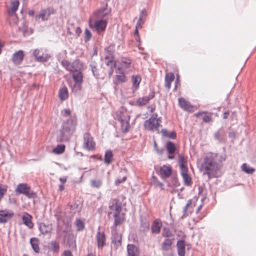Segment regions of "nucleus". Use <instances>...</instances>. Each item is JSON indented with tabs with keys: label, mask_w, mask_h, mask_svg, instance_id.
<instances>
[{
	"label": "nucleus",
	"mask_w": 256,
	"mask_h": 256,
	"mask_svg": "<svg viewBox=\"0 0 256 256\" xmlns=\"http://www.w3.org/2000/svg\"><path fill=\"white\" fill-rule=\"evenodd\" d=\"M76 124V118L74 116L64 121L57 135L56 140L58 142L68 141L74 132Z\"/></svg>",
	"instance_id": "nucleus-1"
},
{
	"label": "nucleus",
	"mask_w": 256,
	"mask_h": 256,
	"mask_svg": "<svg viewBox=\"0 0 256 256\" xmlns=\"http://www.w3.org/2000/svg\"><path fill=\"white\" fill-rule=\"evenodd\" d=\"M203 174L208 176V178L215 177V173L219 169V164L211 156H206L204 159Z\"/></svg>",
	"instance_id": "nucleus-2"
},
{
	"label": "nucleus",
	"mask_w": 256,
	"mask_h": 256,
	"mask_svg": "<svg viewBox=\"0 0 256 256\" xmlns=\"http://www.w3.org/2000/svg\"><path fill=\"white\" fill-rule=\"evenodd\" d=\"M15 192L20 194H23L28 198H35L36 197V194L34 191H30V187L26 183L19 184Z\"/></svg>",
	"instance_id": "nucleus-3"
},
{
	"label": "nucleus",
	"mask_w": 256,
	"mask_h": 256,
	"mask_svg": "<svg viewBox=\"0 0 256 256\" xmlns=\"http://www.w3.org/2000/svg\"><path fill=\"white\" fill-rule=\"evenodd\" d=\"M108 24V20L105 19H100L95 21L93 24L91 20H89V26L92 29H95L96 32L100 34L105 31Z\"/></svg>",
	"instance_id": "nucleus-4"
},
{
	"label": "nucleus",
	"mask_w": 256,
	"mask_h": 256,
	"mask_svg": "<svg viewBox=\"0 0 256 256\" xmlns=\"http://www.w3.org/2000/svg\"><path fill=\"white\" fill-rule=\"evenodd\" d=\"M63 233L65 234L63 236V240L66 242V247L70 248L71 250H76V238L72 234L67 232L66 230H63Z\"/></svg>",
	"instance_id": "nucleus-5"
},
{
	"label": "nucleus",
	"mask_w": 256,
	"mask_h": 256,
	"mask_svg": "<svg viewBox=\"0 0 256 256\" xmlns=\"http://www.w3.org/2000/svg\"><path fill=\"white\" fill-rule=\"evenodd\" d=\"M115 45L111 44L104 48V59L107 60L106 65L109 66L112 62H115L114 59Z\"/></svg>",
	"instance_id": "nucleus-6"
},
{
	"label": "nucleus",
	"mask_w": 256,
	"mask_h": 256,
	"mask_svg": "<svg viewBox=\"0 0 256 256\" xmlns=\"http://www.w3.org/2000/svg\"><path fill=\"white\" fill-rule=\"evenodd\" d=\"M84 148L88 150H92L95 148V142L89 132H85L84 134Z\"/></svg>",
	"instance_id": "nucleus-7"
},
{
	"label": "nucleus",
	"mask_w": 256,
	"mask_h": 256,
	"mask_svg": "<svg viewBox=\"0 0 256 256\" xmlns=\"http://www.w3.org/2000/svg\"><path fill=\"white\" fill-rule=\"evenodd\" d=\"M114 118V120L118 121L123 120H130V116L126 110L123 108H120L116 112Z\"/></svg>",
	"instance_id": "nucleus-8"
},
{
	"label": "nucleus",
	"mask_w": 256,
	"mask_h": 256,
	"mask_svg": "<svg viewBox=\"0 0 256 256\" xmlns=\"http://www.w3.org/2000/svg\"><path fill=\"white\" fill-rule=\"evenodd\" d=\"M84 63L78 58H76L71 62L70 68L69 70V72H76L79 71H83Z\"/></svg>",
	"instance_id": "nucleus-9"
},
{
	"label": "nucleus",
	"mask_w": 256,
	"mask_h": 256,
	"mask_svg": "<svg viewBox=\"0 0 256 256\" xmlns=\"http://www.w3.org/2000/svg\"><path fill=\"white\" fill-rule=\"evenodd\" d=\"M14 216V212L6 209L0 210V224H5L8 222V218H10Z\"/></svg>",
	"instance_id": "nucleus-10"
},
{
	"label": "nucleus",
	"mask_w": 256,
	"mask_h": 256,
	"mask_svg": "<svg viewBox=\"0 0 256 256\" xmlns=\"http://www.w3.org/2000/svg\"><path fill=\"white\" fill-rule=\"evenodd\" d=\"M97 246L99 249H102L106 245V236L104 232H98L96 236Z\"/></svg>",
	"instance_id": "nucleus-11"
},
{
	"label": "nucleus",
	"mask_w": 256,
	"mask_h": 256,
	"mask_svg": "<svg viewBox=\"0 0 256 256\" xmlns=\"http://www.w3.org/2000/svg\"><path fill=\"white\" fill-rule=\"evenodd\" d=\"M178 104L180 106L186 111L192 112L194 111V107L188 101L184 98H178Z\"/></svg>",
	"instance_id": "nucleus-12"
},
{
	"label": "nucleus",
	"mask_w": 256,
	"mask_h": 256,
	"mask_svg": "<svg viewBox=\"0 0 256 256\" xmlns=\"http://www.w3.org/2000/svg\"><path fill=\"white\" fill-rule=\"evenodd\" d=\"M160 175L162 179H165L169 176L172 174V168L170 166L164 165L160 168Z\"/></svg>",
	"instance_id": "nucleus-13"
},
{
	"label": "nucleus",
	"mask_w": 256,
	"mask_h": 256,
	"mask_svg": "<svg viewBox=\"0 0 256 256\" xmlns=\"http://www.w3.org/2000/svg\"><path fill=\"white\" fill-rule=\"evenodd\" d=\"M119 64L120 66L116 69H118V70H124V69L130 68L132 64V60L128 58L122 57L119 62Z\"/></svg>",
	"instance_id": "nucleus-14"
},
{
	"label": "nucleus",
	"mask_w": 256,
	"mask_h": 256,
	"mask_svg": "<svg viewBox=\"0 0 256 256\" xmlns=\"http://www.w3.org/2000/svg\"><path fill=\"white\" fill-rule=\"evenodd\" d=\"M24 58V52L22 50H18L14 52L12 57L13 62L16 64H21Z\"/></svg>",
	"instance_id": "nucleus-15"
},
{
	"label": "nucleus",
	"mask_w": 256,
	"mask_h": 256,
	"mask_svg": "<svg viewBox=\"0 0 256 256\" xmlns=\"http://www.w3.org/2000/svg\"><path fill=\"white\" fill-rule=\"evenodd\" d=\"M162 227V223L159 219H156L152 222L151 230L152 234H158L160 232Z\"/></svg>",
	"instance_id": "nucleus-16"
},
{
	"label": "nucleus",
	"mask_w": 256,
	"mask_h": 256,
	"mask_svg": "<svg viewBox=\"0 0 256 256\" xmlns=\"http://www.w3.org/2000/svg\"><path fill=\"white\" fill-rule=\"evenodd\" d=\"M176 246L178 256H185L186 244L184 240H178L177 242Z\"/></svg>",
	"instance_id": "nucleus-17"
},
{
	"label": "nucleus",
	"mask_w": 256,
	"mask_h": 256,
	"mask_svg": "<svg viewBox=\"0 0 256 256\" xmlns=\"http://www.w3.org/2000/svg\"><path fill=\"white\" fill-rule=\"evenodd\" d=\"M83 71L74 72L72 74V78L74 84H82L83 82L84 75Z\"/></svg>",
	"instance_id": "nucleus-18"
},
{
	"label": "nucleus",
	"mask_w": 256,
	"mask_h": 256,
	"mask_svg": "<svg viewBox=\"0 0 256 256\" xmlns=\"http://www.w3.org/2000/svg\"><path fill=\"white\" fill-rule=\"evenodd\" d=\"M187 162V157L184 154H178V163L181 170L188 169L186 164Z\"/></svg>",
	"instance_id": "nucleus-19"
},
{
	"label": "nucleus",
	"mask_w": 256,
	"mask_h": 256,
	"mask_svg": "<svg viewBox=\"0 0 256 256\" xmlns=\"http://www.w3.org/2000/svg\"><path fill=\"white\" fill-rule=\"evenodd\" d=\"M111 240L112 244L116 246H120L122 244V236L117 232L112 234Z\"/></svg>",
	"instance_id": "nucleus-20"
},
{
	"label": "nucleus",
	"mask_w": 256,
	"mask_h": 256,
	"mask_svg": "<svg viewBox=\"0 0 256 256\" xmlns=\"http://www.w3.org/2000/svg\"><path fill=\"white\" fill-rule=\"evenodd\" d=\"M38 229L42 234H46L51 232L52 228L50 225L42 222L39 224Z\"/></svg>",
	"instance_id": "nucleus-21"
},
{
	"label": "nucleus",
	"mask_w": 256,
	"mask_h": 256,
	"mask_svg": "<svg viewBox=\"0 0 256 256\" xmlns=\"http://www.w3.org/2000/svg\"><path fill=\"white\" fill-rule=\"evenodd\" d=\"M32 216L28 213L26 215H24L22 217V222L24 224L29 228H32L34 226V224L32 221Z\"/></svg>",
	"instance_id": "nucleus-22"
},
{
	"label": "nucleus",
	"mask_w": 256,
	"mask_h": 256,
	"mask_svg": "<svg viewBox=\"0 0 256 256\" xmlns=\"http://www.w3.org/2000/svg\"><path fill=\"white\" fill-rule=\"evenodd\" d=\"M90 66L94 76L96 78H98L100 76V73L97 63L94 60H92L90 62Z\"/></svg>",
	"instance_id": "nucleus-23"
},
{
	"label": "nucleus",
	"mask_w": 256,
	"mask_h": 256,
	"mask_svg": "<svg viewBox=\"0 0 256 256\" xmlns=\"http://www.w3.org/2000/svg\"><path fill=\"white\" fill-rule=\"evenodd\" d=\"M174 79V75L172 72L167 73L165 76V87L168 90L170 89L171 83Z\"/></svg>",
	"instance_id": "nucleus-24"
},
{
	"label": "nucleus",
	"mask_w": 256,
	"mask_h": 256,
	"mask_svg": "<svg viewBox=\"0 0 256 256\" xmlns=\"http://www.w3.org/2000/svg\"><path fill=\"white\" fill-rule=\"evenodd\" d=\"M181 175L184 179V184L187 186L191 185L192 178L188 174V169L181 170Z\"/></svg>",
	"instance_id": "nucleus-25"
},
{
	"label": "nucleus",
	"mask_w": 256,
	"mask_h": 256,
	"mask_svg": "<svg viewBox=\"0 0 256 256\" xmlns=\"http://www.w3.org/2000/svg\"><path fill=\"white\" fill-rule=\"evenodd\" d=\"M58 96L61 100H64L68 97V88L64 86L60 88L58 91Z\"/></svg>",
	"instance_id": "nucleus-26"
},
{
	"label": "nucleus",
	"mask_w": 256,
	"mask_h": 256,
	"mask_svg": "<svg viewBox=\"0 0 256 256\" xmlns=\"http://www.w3.org/2000/svg\"><path fill=\"white\" fill-rule=\"evenodd\" d=\"M130 120H123L119 121L120 123L121 131L124 134L127 133L129 130L130 128Z\"/></svg>",
	"instance_id": "nucleus-27"
},
{
	"label": "nucleus",
	"mask_w": 256,
	"mask_h": 256,
	"mask_svg": "<svg viewBox=\"0 0 256 256\" xmlns=\"http://www.w3.org/2000/svg\"><path fill=\"white\" fill-rule=\"evenodd\" d=\"M161 133L164 137L168 138L172 140H174L176 138V133L174 130L168 132L166 129L163 128L161 130Z\"/></svg>",
	"instance_id": "nucleus-28"
},
{
	"label": "nucleus",
	"mask_w": 256,
	"mask_h": 256,
	"mask_svg": "<svg viewBox=\"0 0 256 256\" xmlns=\"http://www.w3.org/2000/svg\"><path fill=\"white\" fill-rule=\"evenodd\" d=\"M39 240L38 238H32L30 239V244L33 249L34 251L36 253H38L40 252V247L38 246Z\"/></svg>",
	"instance_id": "nucleus-29"
},
{
	"label": "nucleus",
	"mask_w": 256,
	"mask_h": 256,
	"mask_svg": "<svg viewBox=\"0 0 256 256\" xmlns=\"http://www.w3.org/2000/svg\"><path fill=\"white\" fill-rule=\"evenodd\" d=\"M116 72L117 74L116 75V80L120 83L124 82L126 80V77L124 70H118L116 69Z\"/></svg>",
	"instance_id": "nucleus-30"
},
{
	"label": "nucleus",
	"mask_w": 256,
	"mask_h": 256,
	"mask_svg": "<svg viewBox=\"0 0 256 256\" xmlns=\"http://www.w3.org/2000/svg\"><path fill=\"white\" fill-rule=\"evenodd\" d=\"M170 240L168 238L166 239L162 243V250L164 251H168V250L171 247V246L172 244V240Z\"/></svg>",
	"instance_id": "nucleus-31"
},
{
	"label": "nucleus",
	"mask_w": 256,
	"mask_h": 256,
	"mask_svg": "<svg viewBox=\"0 0 256 256\" xmlns=\"http://www.w3.org/2000/svg\"><path fill=\"white\" fill-rule=\"evenodd\" d=\"M132 86L137 90L140 86V83L142 80V78L140 76L136 75L132 76Z\"/></svg>",
	"instance_id": "nucleus-32"
},
{
	"label": "nucleus",
	"mask_w": 256,
	"mask_h": 256,
	"mask_svg": "<svg viewBox=\"0 0 256 256\" xmlns=\"http://www.w3.org/2000/svg\"><path fill=\"white\" fill-rule=\"evenodd\" d=\"M50 250L54 253H58L60 251V246L59 243L56 240H52L50 243Z\"/></svg>",
	"instance_id": "nucleus-33"
},
{
	"label": "nucleus",
	"mask_w": 256,
	"mask_h": 256,
	"mask_svg": "<svg viewBox=\"0 0 256 256\" xmlns=\"http://www.w3.org/2000/svg\"><path fill=\"white\" fill-rule=\"evenodd\" d=\"M166 148L169 154H173L176 152V146L173 142L168 141L166 143Z\"/></svg>",
	"instance_id": "nucleus-34"
},
{
	"label": "nucleus",
	"mask_w": 256,
	"mask_h": 256,
	"mask_svg": "<svg viewBox=\"0 0 256 256\" xmlns=\"http://www.w3.org/2000/svg\"><path fill=\"white\" fill-rule=\"evenodd\" d=\"M113 160V153L111 150H107L104 154V162L106 164H110Z\"/></svg>",
	"instance_id": "nucleus-35"
},
{
	"label": "nucleus",
	"mask_w": 256,
	"mask_h": 256,
	"mask_svg": "<svg viewBox=\"0 0 256 256\" xmlns=\"http://www.w3.org/2000/svg\"><path fill=\"white\" fill-rule=\"evenodd\" d=\"M140 228L141 230L144 232H147L150 230V222L146 218L141 220Z\"/></svg>",
	"instance_id": "nucleus-36"
},
{
	"label": "nucleus",
	"mask_w": 256,
	"mask_h": 256,
	"mask_svg": "<svg viewBox=\"0 0 256 256\" xmlns=\"http://www.w3.org/2000/svg\"><path fill=\"white\" fill-rule=\"evenodd\" d=\"M138 248L134 244H128L127 246V251L128 256H136V252Z\"/></svg>",
	"instance_id": "nucleus-37"
},
{
	"label": "nucleus",
	"mask_w": 256,
	"mask_h": 256,
	"mask_svg": "<svg viewBox=\"0 0 256 256\" xmlns=\"http://www.w3.org/2000/svg\"><path fill=\"white\" fill-rule=\"evenodd\" d=\"M242 170L243 172L248 174H252L254 171V168L250 167L246 163H244L242 164Z\"/></svg>",
	"instance_id": "nucleus-38"
},
{
	"label": "nucleus",
	"mask_w": 256,
	"mask_h": 256,
	"mask_svg": "<svg viewBox=\"0 0 256 256\" xmlns=\"http://www.w3.org/2000/svg\"><path fill=\"white\" fill-rule=\"evenodd\" d=\"M154 126H155L154 121L152 120H150V118L148 120H146L144 123V126L145 128H147L148 130H154Z\"/></svg>",
	"instance_id": "nucleus-39"
},
{
	"label": "nucleus",
	"mask_w": 256,
	"mask_h": 256,
	"mask_svg": "<svg viewBox=\"0 0 256 256\" xmlns=\"http://www.w3.org/2000/svg\"><path fill=\"white\" fill-rule=\"evenodd\" d=\"M66 146L64 144H58L55 148L52 150L54 153L60 154H62L65 150Z\"/></svg>",
	"instance_id": "nucleus-40"
},
{
	"label": "nucleus",
	"mask_w": 256,
	"mask_h": 256,
	"mask_svg": "<svg viewBox=\"0 0 256 256\" xmlns=\"http://www.w3.org/2000/svg\"><path fill=\"white\" fill-rule=\"evenodd\" d=\"M82 84H74V86H72V92L74 95H78L80 94L81 90H82Z\"/></svg>",
	"instance_id": "nucleus-41"
},
{
	"label": "nucleus",
	"mask_w": 256,
	"mask_h": 256,
	"mask_svg": "<svg viewBox=\"0 0 256 256\" xmlns=\"http://www.w3.org/2000/svg\"><path fill=\"white\" fill-rule=\"evenodd\" d=\"M150 101V98H147L146 97L143 96L142 98H138L136 100V104L138 106H143L147 104Z\"/></svg>",
	"instance_id": "nucleus-42"
},
{
	"label": "nucleus",
	"mask_w": 256,
	"mask_h": 256,
	"mask_svg": "<svg viewBox=\"0 0 256 256\" xmlns=\"http://www.w3.org/2000/svg\"><path fill=\"white\" fill-rule=\"evenodd\" d=\"M102 180L100 179L98 180H90V186L92 188H100L102 185Z\"/></svg>",
	"instance_id": "nucleus-43"
},
{
	"label": "nucleus",
	"mask_w": 256,
	"mask_h": 256,
	"mask_svg": "<svg viewBox=\"0 0 256 256\" xmlns=\"http://www.w3.org/2000/svg\"><path fill=\"white\" fill-rule=\"evenodd\" d=\"M75 224L78 231H82L84 228V222L80 218H76Z\"/></svg>",
	"instance_id": "nucleus-44"
},
{
	"label": "nucleus",
	"mask_w": 256,
	"mask_h": 256,
	"mask_svg": "<svg viewBox=\"0 0 256 256\" xmlns=\"http://www.w3.org/2000/svg\"><path fill=\"white\" fill-rule=\"evenodd\" d=\"M114 224L116 226L120 225L122 222L124 220V217L120 216V214H118L117 216L114 214Z\"/></svg>",
	"instance_id": "nucleus-45"
},
{
	"label": "nucleus",
	"mask_w": 256,
	"mask_h": 256,
	"mask_svg": "<svg viewBox=\"0 0 256 256\" xmlns=\"http://www.w3.org/2000/svg\"><path fill=\"white\" fill-rule=\"evenodd\" d=\"M20 4V2L18 0H15L12 2L11 4L10 8L12 14L16 13L18 9V7Z\"/></svg>",
	"instance_id": "nucleus-46"
},
{
	"label": "nucleus",
	"mask_w": 256,
	"mask_h": 256,
	"mask_svg": "<svg viewBox=\"0 0 256 256\" xmlns=\"http://www.w3.org/2000/svg\"><path fill=\"white\" fill-rule=\"evenodd\" d=\"M107 8V5L104 8H101L98 10L94 14H96L98 16H102L104 17L108 14V13L106 12L104 13V11L106 10Z\"/></svg>",
	"instance_id": "nucleus-47"
},
{
	"label": "nucleus",
	"mask_w": 256,
	"mask_h": 256,
	"mask_svg": "<svg viewBox=\"0 0 256 256\" xmlns=\"http://www.w3.org/2000/svg\"><path fill=\"white\" fill-rule=\"evenodd\" d=\"M46 13V16L49 18L51 14H56V10L52 7H48L46 8L43 9Z\"/></svg>",
	"instance_id": "nucleus-48"
},
{
	"label": "nucleus",
	"mask_w": 256,
	"mask_h": 256,
	"mask_svg": "<svg viewBox=\"0 0 256 256\" xmlns=\"http://www.w3.org/2000/svg\"><path fill=\"white\" fill-rule=\"evenodd\" d=\"M50 56L48 54H43L42 56L37 58V62H47L50 58Z\"/></svg>",
	"instance_id": "nucleus-49"
},
{
	"label": "nucleus",
	"mask_w": 256,
	"mask_h": 256,
	"mask_svg": "<svg viewBox=\"0 0 256 256\" xmlns=\"http://www.w3.org/2000/svg\"><path fill=\"white\" fill-rule=\"evenodd\" d=\"M84 33L85 42H89L92 37V34L90 31L88 29L86 28Z\"/></svg>",
	"instance_id": "nucleus-50"
},
{
	"label": "nucleus",
	"mask_w": 256,
	"mask_h": 256,
	"mask_svg": "<svg viewBox=\"0 0 256 256\" xmlns=\"http://www.w3.org/2000/svg\"><path fill=\"white\" fill-rule=\"evenodd\" d=\"M108 66L110 67V70H108V77L110 78L114 73V68H116V62H112Z\"/></svg>",
	"instance_id": "nucleus-51"
},
{
	"label": "nucleus",
	"mask_w": 256,
	"mask_h": 256,
	"mask_svg": "<svg viewBox=\"0 0 256 256\" xmlns=\"http://www.w3.org/2000/svg\"><path fill=\"white\" fill-rule=\"evenodd\" d=\"M41 18L42 21H46L48 20V18L46 16V13L44 12V10H42L41 12L36 16V18Z\"/></svg>",
	"instance_id": "nucleus-52"
},
{
	"label": "nucleus",
	"mask_w": 256,
	"mask_h": 256,
	"mask_svg": "<svg viewBox=\"0 0 256 256\" xmlns=\"http://www.w3.org/2000/svg\"><path fill=\"white\" fill-rule=\"evenodd\" d=\"M122 208L121 204L116 202L115 204V212L114 214H115L116 216H118V214H120V212L122 211Z\"/></svg>",
	"instance_id": "nucleus-53"
},
{
	"label": "nucleus",
	"mask_w": 256,
	"mask_h": 256,
	"mask_svg": "<svg viewBox=\"0 0 256 256\" xmlns=\"http://www.w3.org/2000/svg\"><path fill=\"white\" fill-rule=\"evenodd\" d=\"M7 191V186L6 185L0 184V200L3 198Z\"/></svg>",
	"instance_id": "nucleus-54"
},
{
	"label": "nucleus",
	"mask_w": 256,
	"mask_h": 256,
	"mask_svg": "<svg viewBox=\"0 0 256 256\" xmlns=\"http://www.w3.org/2000/svg\"><path fill=\"white\" fill-rule=\"evenodd\" d=\"M162 236L165 238H168L172 236V234L168 228H164Z\"/></svg>",
	"instance_id": "nucleus-55"
},
{
	"label": "nucleus",
	"mask_w": 256,
	"mask_h": 256,
	"mask_svg": "<svg viewBox=\"0 0 256 256\" xmlns=\"http://www.w3.org/2000/svg\"><path fill=\"white\" fill-rule=\"evenodd\" d=\"M62 65L68 71L70 68L71 62L67 60H64L61 62Z\"/></svg>",
	"instance_id": "nucleus-56"
},
{
	"label": "nucleus",
	"mask_w": 256,
	"mask_h": 256,
	"mask_svg": "<svg viewBox=\"0 0 256 256\" xmlns=\"http://www.w3.org/2000/svg\"><path fill=\"white\" fill-rule=\"evenodd\" d=\"M154 148L155 149V150L156 151V152L159 154H162L164 150V148H162V149H159L158 148V146H157V144L156 143V142L155 140H154Z\"/></svg>",
	"instance_id": "nucleus-57"
},
{
	"label": "nucleus",
	"mask_w": 256,
	"mask_h": 256,
	"mask_svg": "<svg viewBox=\"0 0 256 256\" xmlns=\"http://www.w3.org/2000/svg\"><path fill=\"white\" fill-rule=\"evenodd\" d=\"M126 176H124L122 178H117L116 180H115V182H114V184L116 186H118L120 184L126 181Z\"/></svg>",
	"instance_id": "nucleus-58"
},
{
	"label": "nucleus",
	"mask_w": 256,
	"mask_h": 256,
	"mask_svg": "<svg viewBox=\"0 0 256 256\" xmlns=\"http://www.w3.org/2000/svg\"><path fill=\"white\" fill-rule=\"evenodd\" d=\"M190 206V204H186V206L183 209V215L182 216V218H184L186 216H188V214L187 212V210L188 208Z\"/></svg>",
	"instance_id": "nucleus-59"
},
{
	"label": "nucleus",
	"mask_w": 256,
	"mask_h": 256,
	"mask_svg": "<svg viewBox=\"0 0 256 256\" xmlns=\"http://www.w3.org/2000/svg\"><path fill=\"white\" fill-rule=\"evenodd\" d=\"M62 113L64 116H68L71 114V110L70 109H64Z\"/></svg>",
	"instance_id": "nucleus-60"
},
{
	"label": "nucleus",
	"mask_w": 256,
	"mask_h": 256,
	"mask_svg": "<svg viewBox=\"0 0 256 256\" xmlns=\"http://www.w3.org/2000/svg\"><path fill=\"white\" fill-rule=\"evenodd\" d=\"M202 121L205 123H208L212 121V118L209 116H204L202 118Z\"/></svg>",
	"instance_id": "nucleus-61"
},
{
	"label": "nucleus",
	"mask_w": 256,
	"mask_h": 256,
	"mask_svg": "<svg viewBox=\"0 0 256 256\" xmlns=\"http://www.w3.org/2000/svg\"><path fill=\"white\" fill-rule=\"evenodd\" d=\"M40 52V51L38 49H35L33 52L32 55L34 57L36 60H37V58L40 56H38Z\"/></svg>",
	"instance_id": "nucleus-62"
},
{
	"label": "nucleus",
	"mask_w": 256,
	"mask_h": 256,
	"mask_svg": "<svg viewBox=\"0 0 256 256\" xmlns=\"http://www.w3.org/2000/svg\"><path fill=\"white\" fill-rule=\"evenodd\" d=\"M68 206H70V208L72 210L78 208V204L76 202L73 204H68Z\"/></svg>",
	"instance_id": "nucleus-63"
},
{
	"label": "nucleus",
	"mask_w": 256,
	"mask_h": 256,
	"mask_svg": "<svg viewBox=\"0 0 256 256\" xmlns=\"http://www.w3.org/2000/svg\"><path fill=\"white\" fill-rule=\"evenodd\" d=\"M64 256H73L71 251L70 250H64L63 253Z\"/></svg>",
	"instance_id": "nucleus-64"
}]
</instances>
